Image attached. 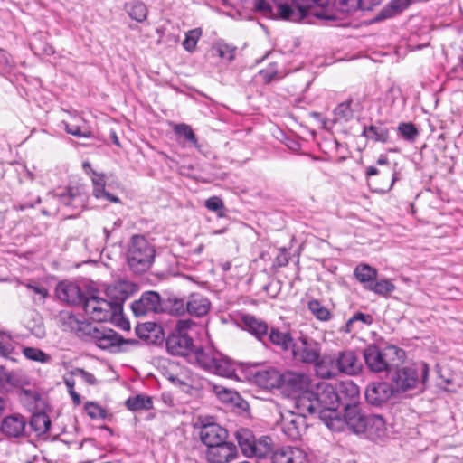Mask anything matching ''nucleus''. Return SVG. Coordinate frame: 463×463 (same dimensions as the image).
<instances>
[{"instance_id": "c9c22d12", "label": "nucleus", "mask_w": 463, "mask_h": 463, "mask_svg": "<svg viewBox=\"0 0 463 463\" xmlns=\"http://www.w3.org/2000/svg\"><path fill=\"white\" fill-rule=\"evenodd\" d=\"M362 135L375 142L386 143L389 139L388 128L382 124L364 127Z\"/></svg>"}, {"instance_id": "603ef678", "label": "nucleus", "mask_w": 463, "mask_h": 463, "mask_svg": "<svg viewBox=\"0 0 463 463\" xmlns=\"http://www.w3.org/2000/svg\"><path fill=\"white\" fill-rule=\"evenodd\" d=\"M85 411L92 420H104L107 417L106 410L95 402H88Z\"/></svg>"}, {"instance_id": "79ce46f5", "label": "nucleus", "mask_w": 463, "mask_h": 463, "mask_svg": "<svg viewBox=\"0 0 463 463\" xmlns=\"http://www.w3.org/2000/svg\"><path fill=\"white\" fill-rule=\"evenodd\" d=\"M364 288L381 296H385L395 290V286L388 279L373 282L369 285H365Z\"/></svg>"}, {"instance_id": "9b49d317", "label": "nucleus", "mask_w": 463, "mask_h": 463, "mask_svg": "<svg viewBox=\"0 0 463 463\" xmlns=\"http://www.w3.org/2000/svg\"><path fill=\"white\" fill-rule=\"evenodd\" d=\"M82 306L85 313L97 322H105L120 315L118 305L114 307L108 299L96 296L85 298Z\"/></svg>"}, {"instance_id": "f8f14e48", "label": "nucleus", "mask_w": 463, "mask_h": 463, "mask_svg": "<svg viewBox=\"0 0 463 463\" xmlns=\"http://www.w3.org/2000/svg\"><path fill=\"white\" fill-rule=\"evenodd\" d=\"M131 309L136 317H144L165 312V305L157 292L149 290L131 304Z\"/></svg>"}, {"instance_id": "f257e3e1", "label": "nucleus", "mask_w": 463, "mask_h": 463, "mask_svg": "<svg viewBox=\"0 0 463 463\" xmlns=\"http://www.w3.org/2000/svg\"><path fill=\"white\" fill-rule=\"evenodd\" d=\"M234 436L242 454L248 458H264L271 455L272 463H308V456L301 448L281 446L274 449L270 437L262 436L256 439L253 432L246 428L237 430Z\"/></svg>"}, {"instance_id": "6ab92c4d", "label": "nucleus", "mask_w": 463, "mask_h": 463, "mask_svg": "<svg viewBox=\"0 0 463 463\" xmlns=\"http://www.w3.org/2000/svg\"><path fill=\"white\" fill-rule=\"evenodd\" d=\"M200 440L207 447L226 441L228 431L215 422H203L199 430Z\"/></svg>"}, {"instance_id": "c756f323", "label": "nucleus", "mask_w": 463, "mask_h": 463, "mask_svg": "<svg viewBox=\"0 0 463 463\" xmlns=\"http://www.w3.org/2000/svg\"><path fill=\"white\" fill-rule=\"evenodd\" d=\"M245 328L253 335L259 341L266 345V338L269 334V326L266 322L256 318L251 315H245L242 317Z\"/></svg>"}, {"instance_id": "4c0bfd02", "label": "nucleus", "mask_w": 463, "mask_h": 463, "mask_svg": "<svg viewBox=\"0 0 463 463\" xmlns=\"http://www.w3.org/2000/svg\"><path fill=\"white\" fill-rule=\"evenodd\" d=\"M126 407L132 411L141 410H150L153 408V400L150 396L145 394H137L129 397L126 402Z\"/></svg>"}, {"instance_id": "58836bf2", "label": "nucleus", "mask_w": 463, "mask_h": 463, "mask_svg": "<svg viewBox=\"0 0 463 463\" xmlns=\"http://www.w3.org/2000/svg\"><path fill=\"white\" fill-rule=\"evenodd\" d=\"M373 317L369 314H364L362 312H356L345 323V325L342 327V331L345 333H351L356 329V324L358 322L364 324V325H371L373 323Z\"/></svg>"}, {"instance_id": "a18cd8bd", "label": "nucleus", "mask_w": 463, "mask_h": 463, "mask_svg": "<svg viewBox=\"0 0 463 463\" xmlns=\"http://www.w3.org/2000/svg\"><path fill=\"white\" fill-rule=\"evenodd\" d=\"M352 100L340 103L334 110L335 121H348L353 118Z\"/></svg>"}, {"instance_id": "2f4dec72", "label": "nucleus", "mask_w": 463, "mask_h": 463, "mask_svg": "<svg viewBox=\"0 0 463 463\" xmlns=\"http://www.w3.org/2000/svg\"><path fill=\"white\" fill-rule=\"evenodd\" d=\"M136 333L139 338L149 343L162 341L164 337L162 326L155 322L138 324L136 327Z\"/></svg>"}, {"instance_id": "052dcab7", "label": "nucleus", "mask_w": 463, "mask_h": 463, "mask_svg": "<svg viewBox=\"0 0 463 463\" xmlns=\"http://www.w3.org/2000/svg\"><path fill=\"white\" fill-rule=\"evenodd\" d=\"M72 374L80 376L86 383H88L90 385H94L97 383L96 377L92 373L85 371L84 369L76 368L72 372Z\"/></svg>"}, {"instance_id": "9d476101", "label": "nucleus", "mask_w": 463, "mask_h": 463, "mask_svg": "<svg viewBox=\"0 0 463 463\" xmlns=\"http://www.w3.org/2000/svg\"><path fill=\"white\" fill-rule=\"evenodd\" d=\"M292 358L296 363L312 364L319 362L322 346L319 342L307 335L301 334L295 338L291 347Z\"/></svg>"}, {"instance_id": "5701e85b", "label": "nucleus", "mask_w": 463, "mask_h": 463, "mask_svg": "<svg viewBox=\"0 0 463 463\" xmlns=\"http://www.w3.org/2000/svg\"><path fill=\"white\" fill-rule=\"evenodd\" d=\"M57 298L69 305H80L84 302L83 293L80 287L71 281L63 280L56 286Z\"/></svg>"}, {"instance_id": "5fc2aeb1", "label": "nucleus", "mask_w": 463, "mask_h": 463, "mask_svg": "<svg viewBox=\"0 0 463 463\" xmlns=\"http://www.w3.org/2000/svg\"><path fill=\"white\" fill-rule=\"evenodd\" d=\"M214 50L222 59L227 60L230 62L233 61L236 51L235 47H232L227 43H218Z\"/></svg>"}, {"instance_id": "e2e57ef3", "label": "nucleus", "mask_w": 463, "mask_h": 463, "mask_svg": "<svg viewBox=\"0 0 463 463\" xmlns=\"http://www.w3.org/2000/svg\"><path fill=\"white\" fill-rule=\"evenodd\" d=\"M91 181L93 186L106 185L105 175L103 174H98L96 171H92Z\"/></svg>"}, {"instance_id": "8fccbe9b", "label": "nucleus", "mask_w": 463, "mask_h": 463, "mask_svg": "<svg viewBox=\"0 0 463 463\" xmlns=\"http://www.w3.org/2000/svg\"><path fill=\"white\" fill-rule=\"evenodd\" d=\"M175 132L183 137L185 141L189 142L190 144H193L194 146H197V138L195 137V134L194 133L192 128L184 123L178 124L175 127Z\"/></svg>"}, {"instance_id": "0eeeda50", "label": "nucleus", "mask_w": 463, "mask_h": 463, "mask_svg": "<svg viewBox=\"0 0 463 463\" xmlns=\"http://www.w3.org/2000/svg\"><path fill=\"white\" fill-rule=\"evenodd\" d=\"M316 396L315 404L318 407V416L327 426L337 414L338 400L335 385L321 382L316 385L313 391Z\"/></svg>"}, {"instance_id": "4468645a", "label": "nucleus", "mask_w": 463, "mask_h": 463, "mask_svg": "<svg viewBox=\"0 0 463 463\" xmlns=\"http://www.w3.org/2000/svg\"><path fill=\"white\" fill-rule=\"evenodd\" d=\"M309 376L304 373L287 371L280 373L279 386L288 396H296L308 389Z\"/></svg>"}, {"instance_id": "7c9ffc66", "label": "nucleus", "mask_w": 463, "mask_h": 463, "mask_svg": "<svg viewBox=\"0 0 463 463\" xmlns=\"http://www.w3.org/2000/svg\"><path fill=\"white\" fill-rule=\"evenodd\" d=\"M211 307V302L201 294H191L186 302L187 313L197 317H203L208 314Z\"/></svg>"}, {"instance_id": "cd10ccee", "label": "nucleus", "mask_w": 463, "mask_h": 463, "mask_svg": "<svg viewBox=\"0 0 463 463\" xmlns=\"http://www.w3.org/2000/svg\"><path fill=\"white\" fill-rule=\"evenodd\" d=\"M27 425L34 432L35 436L43 439L48 438V432L52 426L50 417L45 412H36L31 416Z\"/></svg>"}, {"instance_id": "423d86ee", "label": "nucleus", "mask_w": 463, "mask_h": 463, "mask_svg": "<svg viewBox=\"0 0 463 463\" xmlns=\"http://www.w3.org/2000/svg\"><path fill=\"white\" fill-rule=\"evenodd\" d=\"M194 356L197 365L208 373L226 378L236 376L234 364L211 348H198Z\"/></svg>"}, {"instance_id": "4be33fe9", "label": "nucleus", "mask_w": 463, "mask_h": 463, "mask_svg": "<svg viewBox=\"0 0 463 463\" xmlns=\"http://www.w3.org/2000/svg\"><path fill=\"white\" fill-rule=\"evenodd\" d=\"M338 407L342 405L344 410L347 407L359 404V388L351 380L340 382L335 385Z\"/></svg>"}, {"instance_id": "b1692460", "label": "nucleus", "mask_w": 463, "mask_h": 463, "mask_svg": "<svg viewBox=\"0 0 463 463\" xmlns=\"http://www.w3.org/2000/svg\"><path fill=\"white\" fill-rule=\"evenodd\" d=\"M167 351L173 355L185 356L193 348V339L188 335L170 333L165 341Z\"/></svg>"}, {"instance_id": "72a5a7b5", "label": "nucleus", "mask_w": 463, "mask_h": 463, "mask_svg": "<svg viewBox=\"0 0 463 463\" xmlns=\"http://www.w3.org/2000/svg\"><path fill=\"white\" fill-rule=\"evenodd\" d=\"M412 0H392L375 16L374 21L380 22L387 18H391L405 10Z\"/></svg>"}, {"instance_id": "338daca9", "label": "nucleus", "mask_w": 463, "mask_h": 463, "mask_svg": "<svg viewBox=\"0 0 463 463\" xmlns=\"http://www.w3.org/2000/svg\"><path fill=\"white\" fill-rule=\"evenodd\" d=\"M108 192L105 190V185L93 186V194L97 198H104Z\"/></svg>"}, {"instance_id": "c03bdc74", "label": "nucleus", "mask_w": 463, "mask_h": 463, "mask_svg": "<svg viewBox=\"0 0 463 463\" xmlns=\"http://www.w3.org/2000/svg\"><path fill=\"white\" fill-rule=\"evenodd\" d=\"M397 130L400 136L409 142H414L419 136V131L412 123H400Z\"/></svg>"}, {"instance_id": "0e129e2a", "label": "nucleus", "mask_w": 463, "mask_h": 463, "mask_svg": "<svg viewBox=\"0 0 463 463\" xmlns=\"http://www.w3.org/2000/svg\"><path fill=\"white\" fill-rule=\"evenodd\" d=\"M40 203H41V198L39 196H37L33 203H19V204L15 205L14 208L18 211H24L27 208H33L35 204Z\"/></svg>"}, {"instance_id": "f3484780", "label": "nucleus", "mask_w": 463, "mask_h": 463, "mask_svg": "<svg viewBox=\"0 0 463 463\" xmlns=\"http://www.w3.org/2000/svg\"><path fill=\"white\" fill-rule=\"evenodd\" d=\"M249 378L259 387L271 390L279 386L280 373L274 368H260L253 365L249 368Z\"/></svg>"}, {"instance_id": "aec40b11", "label": "nucleus", "mask_w": 463, "mask_h": 463, "mask_svg": "<svg viewBox=\"0 0 463 463\" xmlns=\"http://www.w3.org/2000/svg\"><path fill=\"white\" fill-rule=\"evenodd\" d=\"M333 365L338 369V373L355 375L362 370V364L352 350L339 352L335 356Z\"/></svg>"}, {"instance_id": "dca6fc26", "label": "nucleus", "mask_w": 463, "mask_h": 463, "mask_svg": "<svg viewBox=\"0 0 463 463\" xmlns=\"http://www.w3.org/2000/svg\"><path fill=\"white\" fill-rule=\"evenodd\" d=\"M137 291V285L127 280H119L106 288L108 300L116 307H119V314L123 310V303Z\"/></svg>"}, {"instance_id": "3c124183", "label": "nucleus", "mask_w": 463, "mask_h": 463, "mask_svg": "<svg viewBox=\"0 0 463 463\" xmlns=\"http://www.w3.org/2000/svg\"><path fill=\"white\" fill-rule=\"evenodd\" d=\"M192 387L203 392V393H213L216 384L204 377H194L192 380Z\"/></svg>"}, {"instance_id": "49530a36", "label": "nucleus", "mask_w": 463, "mask_h": 463, "mask_svg": "<svg viewBox=\"0 0 463 463\" xmlns=\"http://www.w3.org/2000/svg\"><path fill=\"white\" fill-rule=\"evenodd\" d=\"M202 36V30L201 28H195L189 30L185 33V38L183 42V47L185 51L189 52H193L195 50L196 44Z\"/></svg>"}, {"instance_id": "a878e982", "label": "nucleus", "mask_w": 463, "mask_h": 463, "mask_svg": "<svg viewBox=\"0 0 463 463\" xmlns=\"http://www.w3.org/2000/svg\"><path fill=\"white\" fill-rule=\"evenodd\" d=\"M330 6L341 13H352L357 10V0H330L327 6L319 7L321 9L320 11L312 14L318 18L333 20L335 16L329 12Z\"/></svg>"}, {"instance_id": "a19ab883", "label": "nucleus", "mask_w": 463, "mask_h": 463, "mask_svg": "<svg viewBox=\"0 0 463 463\" xmlns=\"http://www.w3.org/2000/svg\"><path fill=\"white\" fill-rule=\"evenodd\" d=\"M164 305L165 311H168L174 316H182L187 312L186 303H184V299L176 297L168 298L167 300L164 302Z\"/></svg>"}, {"instance_id": "ddd939ff", "label": "nucleus", "mask_w": 463, "mask_h": 463, "mask_svg": "<svg viewBox=\"0 0 463 463\" xmlns=\"http://www.w3.org/2000/svg\"><path fill=\"white\" fill-rule=\"evenodd\" d=\"M27 420L19 413L4 417L0 423V432L8 439H21L29 436Z\"/></svg>"}, {"instance_id": "09e8293b", "label": "nucleus", "mask_w": 463, "mask_h": 463, "mask_svg": "<svg viewBox=\"0 0 463 463\" xmlns=\"http://www.w3.org/2000/svg\"><path fill=\"white\" fill-rule=\"evenodd\" d=\"M23 354L27 359L32 361L41 363H49L51 361V356L38 348L25 347L23 350Z\"/></svg>"}, {"instance_id": "680f3d73", "label": "nucleus", "mask_w": 463, "mask_h": 463, "mask_svg": "<svg viewBox=\"0 0 463 463\" xmlns=\"http://www.w3.org/2000/svg\"><path fill=\"white\" fill-rule=\"evenodd\" d=\"M382 0H357V10L369 11L379 5Z\"/></svg>"}, {"instance_id": "473e14b6", "label": "nucleus", "mask_w": 463, "mask_h": 463, "mask_svg": "<svg viewBox=\"0 0 463 463\" xmlns=\"http://www.w3.org/2000/svg\"><path fill=\"white\" fill-rule=\"evenodd\" d=\"M295 338L292 337L290 333L282 332L279 328L272 327L266 338V345L270 343L283 351H288L291 349Z\"/></svg>"}, {"instance_id": "6e6552de", "label": "nucleus", "mask_w": 463, "mask_h": 463, "mask_svg": "<svg viewBox=\"0 0 463 463\" xmlns=\"http://www.w3.org/2000/svg\"><path fill=\"white\" fill-rule=\"evenodd\" d=\"M277 5L278 14L283 20L298 21L307 14L317 12V7H326L330 0H291L292 5L298 10L296 13L292 6L284 0L274 1Z\"/></svg>"}, {"instance_id": "f704fd0d", "label": "nucleus", "mask_w": 463, "mask_h": 463, "mask_svg": "<svg viewBox=\"0 0 463 463\" xmlns=\"http://www.w3.org/2000/svg\"><path fill=\"white\" fill-rule=\"evenodd\" d=\"M335 357L320 354L319 362L315 364L318 376L322 379H331L338 375V369H335L333 364Z\"/></svg>"}, {"instance_id": "bf43d9fd", "label": "nucleus", "mask_w": 463, "mask_h": 463, "mask_svg": "<svg viewBox=\"0 0 463 463\" xmlns=\"http://www.w3.org/2000/svg\"><path fill=\"white\" fill-rule=\"evenodd\" d=\"M194 325V322L191 319H180L177 321L174 333H180V335H188L187 331Z\"/></svg>"}, {"instance_id": "13d9d810", "label": "nucleus", "mask_w": 463, "mask_h": 463, "mask_svg": "<svg viewBox=\"0 0 463 463\" xmlns=\"http://www.w3.org/2000/svg\"><path fill=\"white\" fill-rule=\"evenodd\" d=\"M253 8L265 16H272V8L266 0H254Z\"/></svg>"}, {"instance_id": "e433bc0d", "label": "nucleus", "mask_w": 463, "mask_h": 463, "mask_svg": "<svg viewBox=\"0 0 463 463\" xmlns=\"http://www.w3.org/2000/svg\"><path fill=\"white\" fill-rule=\"evenodd\" d=\"M354 275L362 284L369 285L373 283L378 275L377 270L368 264H359L354 270Z\"/></svg>"}, {"instance_id": "20e7f679", "label": "nucleus", "mask_w": 463, "mask_h": 463, "mask_svg": "<svg viewBox=\"0 0 463 463\" xmlns=\"http://www.w3.org/2000/svg\"><path fill=\"white\" fill-rule=\"evenodd\" d=\"M156 250L143 235H133L127 250V264L136 274L148 270L154 262Z\"/></svg>"}, {"instance_id": "864d4df0", "label": "nucleus", "mask_w": 463, "mask_h": 463, "mask_svg": "<svg viewBox=\"0 0 463 463\" xmlns=\"http://www.w3.org/2000/svg\"><path fill=\"white\" fill-rule=\"evenodd\" d=\"M205 207L212 212L217 213L219 217H223L224 213V203L223 201L218 196H212L205 201Z\"/></svg>"}, {"instance_id": "bb28decb", "label": "nucleus", "mask_w": 463, "mask_h": 463, "mask_svg": "<svg viewBox=\"0 0 463 463\" xmlns=\"http://www.w3.org/2000/svg\"><path fill=\"white\" fill-rule=\"evenodd\" d=\"M296 408L298 411L297 415H303L306 418L307 414L313 415L318 414V407L315 404L316 396L313 391L308 389L305 392L295 396Z\"/></svg>"}, {"instance_id": "4d7b16f0", "label": "nucleus", "mask_w": 463, "mask_h": 463, "mask_svg": "<svg viewBox=\"0 0 463 463\" xmlns=\"http://www.w3.org/2000/svg\"><path fill=\"white\" fill-rule=\"evenodd\" d=\"M64 129L68 134L75 136L77 137H90L91 136L90 131H82L79 126L69 124L66 121H62Z\"/></svg>"}, {"instance_id": "1a4fd4ad", "label": "nucleus", "mask_w": 463, "mask_h": 463, "mask_svg": "<svg viewBox=\"0 0 463 463\" xmlns=\"http://www.w3.org/2000/svg\"><path fill=\"white\" fill-rule=\"evenodd\" d=\"M366 419L367 415L362 411L360 404H358L345 408L342 416L337 412L328 422L327 427L334 431H341L346 427L355 434H362L365 430Z\"/></svg>"}, {"instance_id": "f03ea898", "label": "nucleus", "mask_w": 463, "mask_h": 463, "mask_svg": "<svg viewBox=\"0 0 463 463\" xmlns=\"http://www.w3.org/2000/svg\"><path fill=\"white\" fill-rule=\"evenodd\" d=\"M60 327L65 332H75L85 341L94 343L103 350H109L125 343L123 337L117 332L105 326H95L86 321H80L71 312L62 311L58 317Z\"/></svg>"}, {"instance_id": "a211bd4d", "label": "nucleus", "mask_w": 463, "mask_h": 463, "mask_svg": "<svg viewBox=\"0 0 463 463\" xmlns=\"http://www.w3.org/2000/svg\"><path fill=\"white\" fill-rule=\"evenodd\" d=\"M237 447L232 442L224 441L210 446L205 452L209 463H230L237 458Z\"/></svg>"}, {"instance_id": "de8ad7c7", "label": "nucleus", "mask_w": 463, "mask_h": 463, "mask_svg": "<svg viewBox=\"0 0 463 463\" xmlns=\"http://www.w3.org/2000/svg\"><path fill=\"white\" fill-rule=\"evenodd\" d=\"M27 289L33 294V302L43 304L45 298L49 296L48 289L37 283H28L25 285Z\"/></svg>"}, {"instance_id": "ea45409f", "label": "nucleus", "mask_w": 463, "mask_h": 463, "mask_svg": "<svg viewBox=\"0 0 463 463\" xmlns=\"http://www.w3.org/2000/svg\"><path fill=\"white\" fill-rule=\"evenodd\" d=\"M126 10L128 15L137 22H143L147 16V7L140 1H133L126 5Z\"/></svg>"}, {"instance_id": "774afa93", "label": "nucleus", "mask_w": 463, "mask_h": 463, "mask_svg": "<svg viewBox=\"0 0 463 463\" xmlns=\"http://www.w3.org/2000/svg\"><path fill=\"white\" fill-rule=\"evenodd\" d=\"M33 333L36 335L38 337H42L45 335L44 327L42 324L37 325L33 330Z\"/></svg>"}, {"instance_id": "6e6d98bb", "label": "nucleus", "mask_w": 463, "mask_h": 463, "mask_svg": "<svg viewBox=\"0 0 463 463\" xmlns=\"http://www.w3.org/2000/svg\"><path fill=\"white\" fill-rule=\"evenodd\" d=\"M213 393L224 402H232L237 395V393L232 390L218 384H216Z\"/></svg>"}, {"instance_id": "c85d7f7f", "label": "nucleus", "mask_w": 463, "mask_h": 463, "mask_svg": "<svg viewBox=\"0 0 463 463\" xmlns=\"http://www.w3.org/2000/svg\"><path fill=\"white\" fill-rule=\"evenodd\" d=\"M386 424L381 415H369L365 420V430L363 431L372 440L382 439L385 435Z\"/></svg>"}, {"instance_id": "7ed1b4c3", "label": "nucleus", "mask_w": 463, "mask_h": 463, "mask_svg": "<svg viewBox=\"0 0 463 463\" xmlns=\"http://www.w3.org/2000/svg\"><path fill=\"white\" fill-rule=\"evenodd\" d=\"M394 363L388 373L389 381L397 394L410 391L423 392L429 377V366L426 363Z\"/></svg>"}, {"instance_id": "393cba45", "label": "nucleus", "mask_w": 463, "mask_h": 463, "mask_svg": "<svg viewBox=\"0 0 463 463\" xmlns=\"http://www.w3.org/2000/svg\"><path fill=\"white\" fill-rule=\"evenodd\" d=\"M307 427V421L303 415L290 414L283 417L282 431L290 439L297 440L301 438Z\"/></svg>"}, {"instance_id": "37998d69", "label": "nucleus", "mask_w": 463, "mask_h": 463, "mask_svg": "<svg viewBox=\"0 0 463 463\" xmlns=\"http://www.w3.org/2000/svg\"><path fill=\"white\" fill-rule=\"evenodd\" d=\"M308 309L320 321H328L331 317L328 308L317 299H312L308 302Z\"/></svg>"}, {"instance_id": "2eb2a0df", "label": "nucleus", "mask_w": 463, "mask_h": 463, "mask_svg": "<svg viewBox=\"0 0 463 463\" xmlns=\"http://www.w3.org/2000/svg\"><path fill=\"white\" fill-rule=\"evenodd\" d=\"M366 402L375 407L386 404L389 400L397 395L391 382L377 381L370 383L364 392Z\"/></svg>"}, {"instance_id": "39448f33", "label": "nucleus", "mask_w": 463, "mask_h": 463, "mask_svg": "<svg viewBox=\"0 0 463 463\" xmlns=\"http://www.w3.org/2000/svg\"><path fill=\"white\" fill-rule=\"evenodd\" d=\"M396 357L398 361H403L405 352L394 345H390L383 350L374 345L367 346L364 351V358L366 367L373 373H390Z\"/></svg>"}, {"instance_id": "69168bd1", "label": "nucleus", "mask_w": 463, "mask_h": 463, "mask_svg": "<svg viewBox=\"0 0 463 463\" xmlns=\"http://www.w3.org/2000/svg\"><path fill=\"white\" fill-rule=\"evenodd\" d=\"M13 348L11 345H5L0 342V355L4 357H7L11 354Z\"/></svg>"}, {"instance_id": "412c9836", "label": "nucleus", "mask_w": 463, "mask_h": 463, "mask_svg": "<svg viewBox=\"0 0 463 463\" xmlns=\"http://www.w3.org/2000/svg\"><path fill=\"white\" fill-rule=\"evenodd\" d=\"M53 196L61 204L76 211L85 208L87 202V194L80 187H66Z\"/></svg>"}]
</instances>
